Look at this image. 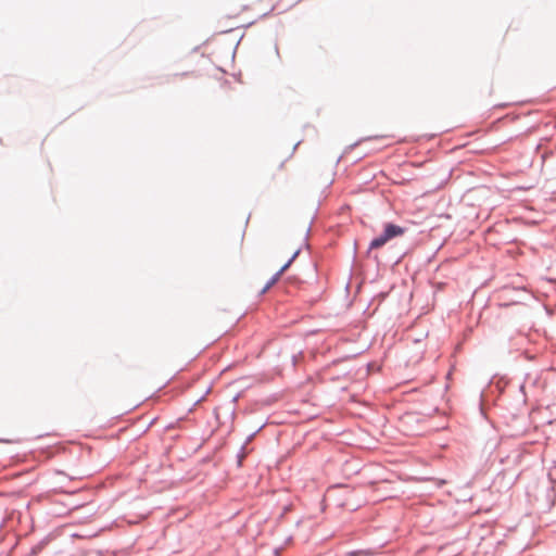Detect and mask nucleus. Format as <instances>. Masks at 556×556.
<instances>
[{
	"mask_svg": "<svg viewBox=\"0 0 556 556\" xmlns=\"http://www.w3.org/2000/svg\"><path fill=\"white\" fill-rule=\"evenodd\" d=\"M299 252L296 251L292 257L274 275V277L267 282V285L262 290V293H265L269 290L281 277V275L289 268L293 260L298 256Z\"/></svg>",
	"mask_w": 556,
	"mask_h": 556,
	"instance_id": "3",
	"label": "nucleus"
},
{
	"mask_svg": "<svg viewBox=\"0 0 556 556\" xmlns=\"http://www.w3.org/2000/svg\"><path fill=\"white\" fill-rule=\"evenodd\" d=\"M299 252L296 251L292 257L274 275V277L267 282V285L262 290V293H265L269 290L281 277V275L289 268L293 260L298 256Z\"/></svg>",
	"mask_w": 556,
	"mask_h": 556,
	"instance_id": "2",
	"label": "nucleus"
},
{
	"mask_svg": "<svg viewBox=\"0 0 556 556\" xmlns=\"http://www.w3.org/2000/svg\"><path fill=\"white\" fill-rule=\"evenodd\" d=\"M404 233V229L397 225L387 224L384 227V231L381 236L375 238L369 248L370 249H379L383 247L388 241L395 237H400Z\"/></svg>",
	"mask_w": 556,
	"mask_h": 556,
	"instance_id": "1",
	"label": "nucleus"
},
{
	"mask_svg": "<svg viewBox=\"0 0 556 556\" xmlns=\"http://www.w3.org/2000/svg\"><path fill=\"white\" fill-rule=\"evenodd\" d=\"M299 252L296 251L292 257L274 275V277L267 282V285L262 290V293H265L269 290L281 277V275L289 268L293 260L298 256Z\"/></svg>",
	"mask_w": 556,
	"mask_h": 556,
	"instance_id": "4",
	"label": "nucleus"
}]
</instances>
